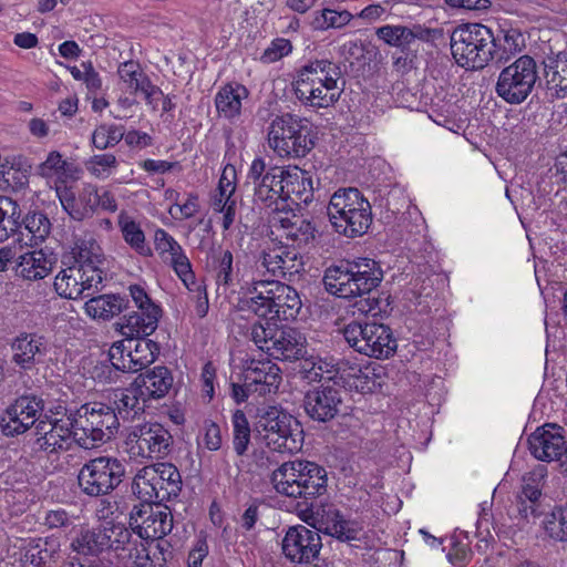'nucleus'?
Listing matches in <instances>:
<instances>
[{"mask_svg":"<svg viewBox=\"0 0 567 567\" xmlns=\"http://www.w3.org/2000/svg\"><path fill=\"white\" fill-rule=\"evenodd\" d=\"M537 79L536 62L523 55L501 71L496 93L507 103L520 104L532 93Z\"/></svg>","mask_w":567,"mask_h":567,"instance_id":"2eb2a0df","label":"nucleus"},{"mask_svg":"<svg viewBox=\"0 0 567 567\" xmlns=\"http://www.w3.org/2000/svg\"><path fill=\"white\" fill-rule=\"evenodd\" d=\"M56 197L64 212L75 220L92 216L99 206L97 188L91 184L84 185L79 194L72 186H60Z\"/></svg>","mask_w":567,"mask_h":567,"instance_id":"c756f323","label":"nucleus"},{"mask_svg":"<svg viewBox=\"0 0 567 567\" xmlns=\"http://www.w3.org/2000/svg\"><path fill=\"white\" fill-rule=\"evenodd\" d=\"M24 229L31 236V245H38L49 236L51 223L44 214L35 212L25 217Z\"/></svg>","mask_w":567,"mask_h":567,"instance_id":"bf43d9fd","label":"nucleus"},{"mask_svg":"<svg viewBox=\"0 0 567 567\" xmlns=\"http://www.w3.org/2000/svg\"><path fill=\"white\" fill-rule=\"evenodd\" d=\"M59 414L56 412L53 417L45 415L35 425L40 447L48 453L68 451L73 444L78 445L71 412L58 417Z\"/></svg>","mask_w":567,"mask_h":567,"instance_id":"4be33fe9","label":"nucleus"},{"mask_svg":"<svg viewBox=\"0 0 567 567\" xmlns=\"http://www.w3.org/2000/svg\"><path fill=\"white\" fill-rule=\"evenodd\" d=\"M339 80V69L332 62L317 60L298 71L293 82L295 92L306 105L326 109L334 104L341 95Z\"/></svg>","mask_w":567,"mask_h":567,"instance_id":"7ed1b4c3","label":"nucleus"},{"mask_svg":"<svg viewBox=\"0 0 567 567\" xmlns=\"http://www.w3.org/2000/svg\"><path fill=\"white\" fill-rule=\"evenodd\" d=\"M327 213L336 233L348 238L364 235L372 224L370 202L353 187L336 190L330 197Z\"/></svg>","mask_w":567,"mask_h":567,"instance_id":"20e7f679","label":"nucleus"},{"mask_svg":"<svg viewBox=\"0 0 567 567\" xmlns=\"http://www.w3.org/2000/svg\"><path fill=\"white\" fill-rule=\"evenodd\" d=\"M141 394L148 403L166 396L173 385V375L165 367H155L134 379Z\"/></svg>","mask_w":567,"mask_h":567,"instance_id":"f704fd0d","label":"nucleus"},{"mask_svg":"<svg viewBox=\"0 0 567 567\" xmlns=\"http://www.w3.org/2000/svg\"><path fill=\"white\" fill-rule=\"evenodd\" d=\"M124 473V465L116 457L99 456L82 466L79 485L89 496L106 495L120 485Z\"/></svg>","mask_w":567,"mask_h":567,"instance_id":"dca6fc26","label":"nucleus"},{"mask_svg":"<svg viewBox=\"0 0 567 567\" xmlns=\"http://www.w3.org/2000/svg\"><path fill=\"white\" fill-rule=\"evenodd\" d=\"M147 545V542L132 540L130 535L128 540L123 544L122 548L114 553L127 566L148 567L151 557Z\"/></svg>","mask_w":567,"mask_h":567,"instance_id":"8fccbe9b","label":"nucleus"},{"mask_svg":"<svg viewBox=\"0 0 567 567\" xmlns=\"http://www.w3.org/2000/svg\"><path fill=\"white\" fill-rule=\"evenodd\" d=\"M199 197L196 193H188L185 199L179 203H173L169 208V215L176 220H185L194 217L199 212Z\"/></svg>","mask_w":567,"mask_h":567,"instance_id":"052dcab7","label":"nucleus"},{"mask_svg":"<svg viewBox=\"0 0 567 567\" xmlns=\"http://www.w3.org/2000/svg\"><path fill=\"white\" fill-rule=\"evenodd\" d=\"M292 50V45L289 40L278 38L275 39L270 45L264 51L261 60L265 63H272L281 58L288 55Z\"/></svg>","mask_w":567,"mask_h":567,"instance_id":"69168bd1","label":"nucleus"},{"mask_svg":"<svg viewBox=\"0 0 567 567\" xmlns=\"http://www.w3.org/2000/svg\"><path fill=\"white\" fill-rule=\"evenodd\" d=\"M566 447L565 430L557 424L547 423L538 426L528 437L530 454L542 462L559 463Z\"/></svg>","mask_w":567,"mask_h":567,"instance_id":"cd10ccee","label":"nucleus"},{"mask_svg":"<svg viewBox=\"0 0 567 567\" xmlns=\"http://www.w3.org/2000/svg\"><path fill=\"white\" fill-rule=\"evenodd\" d=\"M321 547L319 533L303 525L289 527L281 540L284 556L295 564L310 563L318 557Z\"/></svg>","mask_w":567,"mask_h":567,"instance_id":"b1692460","label":"nucleus"},{"mask_svg":"<svg viewBox=\"0 0 567 567\" xmlns=\"http://www.w3.org/2000/svg\"><path fill=\"white\" fill-rule=\"evenodd\" d=\"M352 14L348 10H333L324 8L313 11L309 17V25L316 31H326L328 29H340L352 20Z\"/></svg>","mask_w":567,"mask_h":567,"instance_id":"09e8293b","label":"nucleus"},{"mask_svg":"<svg viewBox=\"0 0 567 567\" xmlns=\"http://www.w3.org/2000/svg\"><path fill=\"white\" fill-rule=\"evenodd\" d=\"M43 402L35 396H21L10 404L0 417V429L6 436L25 433L39 422Z\"/></svg>","mask_w":567,"mask_h":567,"instance_id":"393cba45","label":"nucleus"},{"mask_svg":"<svg viewBox=\"0 0 567 567\" xmlns=\"http://www.w3.org/2000/svg\"><path fill=\"white\" fill-rule=\"evenodd\" d=\"M237 187V169L233 164H226L223 168L218 192L220 196L233 197Z\"/></svg>","mask_w":567,"mask_h":567,"instance_id":"774afa93","label":"nucleus"},{"mask_svg":"<svg viewBox=\"0 0 567 567\" xmlns=\"http://www.w3.org/2000/svg\"><path fill=\"white\" fill-rule=\"evenodd\" d=\"M154 248L163 264L171 267L186 289L194 293L196 312L204 317L208 309L206 289L196 280L189 258L179 243L166 230L158 228L154 234Z\"/></svg>","mask_w":567,"mask_h":567,"instance_id":"1a4fd4ad","label":"nucleus"},{"mask_svg":"<svg viewBox=\"0 0 567 567\" xmlns=\"http://www.w3.org/2000/svg\"><path fill=\"white\" fill-rule=\"evenodd\" d=\"M117 164L113 154L104 153L90 157L85 162V168L95 178L106 179L115 173Z\"/></svg>","mask_w":567,"mask_h":567,"instance_id":"4d7b16f0","label":"nucleus"},{"mask_svg":"<svg viewBox=\"0 0 567 567\" xmlns=\"http://www.w3.org/2000/svg\"><path fill=\"white\" fill-rule=\"evenodd\" d=\"M257 395L276 393L282 381L280 368L269 359H248L243 363L239 377Z\"/></svg>","mask_w":567,"mask_h":567,"instance_id":"a878e982","label":"nucleus"},{"mask_svg":"<svg viewBox=\"0 0 567 567\" xmlns=\"http://www.w3.org/2000/svg\"><path fill=\"white\" fill-rule=\"evenodd\" d=\"M301 306L298 291L277 280L256 281L241 300L243 309L247 308L267 322L295 319Z\"/></svg>","mask_w":567,"mask_h":567,"instance_id":"f03ea898","label":"nucleus"},{"mask_svg":"<svg viewBox=\"0 0 567 567\" xmlns=\"http://www.w3.org/2000/svg\"><path fill=\"white\" fill-rule=\"evenodd\" d=\"M269 224L272 233L298 246L307 245L315 238V227L311 221L297 214L293 208H282L277 205L271 213Z\"/></svg>","mask_w":567,"mask_h":567,"instance_id":"bb28decb","label":"nucleus"},{"mask_svg":"<svg viewBox=\"0 0 567 567\" xmlns=\"http://www.w3.org/2000/svg\"><path fill=\"white\" fill-rule=\"evenodd\" d=\"M337 384L357 393H371L381 389L385 381L384 368L375 362L359 364L349 360L339 362Z\"/></svg>","mask_w":567,"mask_h":567,"instance_id":"5701e85b","label":"nucleus"},{"mask_svg":"<svg viewBox=\"0 0 567 567\" xmlns=\"http://www.w3.org/2000/svg\"><path fill=\"white\" fill-rule=\"evenodd\" d=\"M458 107L451 100L443 102H433L431 106L430 117L437 125L447 128L451 132H458L463 128V124L457 120Z\"/></svg>","mask_w":567,"mask_h":567,"instance_id":"603ef678","label":"nucleus"},{"mask_svg":"<svg viewBox=\"0 0 567 567\" xmlns=\"http://www.w3.org/2000/svg\"><path fill=\"white\" fill-rule=\"evenodd\" d=\"M353 275L351 272L350 264L348 265H333L326 269L323 276V285L326 290L339 298H354L358 297L355 292Z\"/></svg>","mask_w":567,"mask_h":567,"instance_id":"e433bc0d","label":"nucleus"},{"mask_svg":"<svg viewBox=\"0 0 567 567\" xmlns=\"http://www.w3.org/2000/svg\"><path fill=\"white\" fill-rule=\"evenodd\" d=\"M70 412L78 445L85 450L106 443L118 427L116 413L102 402H89Z\"/></svg>","mask_w":567,"mask_h":567,"instance_id":"0eeeda50","label":"nucleus"},{"mask_svg":"<svg viewBox=\"0 0 567 567\" xmlns=\"http://www.w3.org/2000/svg\"><path fill=\"white\" fill-rule=\"evenodd\" d=\"M262 266L274 276L292 277L303 270V260L296 248L275 245L264 251Z\"/></svg>","mask_w":567,"mask_h":567,"instance_id":"7c9ffc66","label":"nucleus"},{"mask_svg":"<svg viewBox=\"0 0 567 567\" xmlns=\"http://www.w3.org/2000/svg\"><path fill=\"white\" fill-rule=\"evenodd\" d=\"M55 258L43 249L29 250L21 254L16 261V275L27 281L47 278L53 270Z\"/></svg>","mask_w":567,"mask_h":567,"instance_id":"473e14b6","label":"nucleus"},{"mask_svg":"<svg viewBox=\"0 0 567 567\" xmlns=\"http://www.w3.org/2000/svg\"><path fill=\"white\" fill-rule=\"evenodd\" d=\"M181 485V474L173 464L157 463L144 466L135 474L132 489L144 504H151L177 496Z\"/></svg>","mask_w":567,"mask_h":567,"instance_id":"f8f14e48","label":"nucleus"},{"mask_svg":"<svg viewBox=\"0 0 567 567\" xmlns=\"http://www.w3.org/2000/svg\"><path fill=\"white\" fill-rule=\"evenodd\" d=\"M37 172L54 188L55 194H58L60 186L68 187L70 182H75L80 177L79 167L63 158L58 151H51L45 161L39 164Z\"/></svg>","mask_w":567,"mask_h":567,"instance_id":"2f4dec72","label":"nucleus"},{"mask_svg":"<svg viewBox=\"0 0 567 567\" xmlns=\"http://www.w3.org/2000/svg\"><path fill=\"white\" fill-rule=\"evenodd\" d=\"M60 550V543L55 538L32 539L24 547L22 557L25 567H43L54 560Z\"/></svg>","mask_w":567,"mask_h":567,"instance_id":"a19ab883","label":"nucleus"},{"mask_svg":"<svg viewBox=\"0 0 567 567\" xmlns=\"http://www.w3.org/2000/svg\"><path fill=\"white\" fill-rule=\"evenodd\" d=\"M542 529L549 539L567 543V502L555 505L545 514Z\"/></svg>","mask_w":567,"mask_h":567,"instance_id":"de8ad7c7","label":"nucleus"},{"mask_svg":"<svg viewBox=\"0 0 567 567\" xmlns=\"http://www.w3.org/2000/svg\"><path fill=\"white\" fill-rule=\"evenodd\" d=\"M128 291L138 311L126 316L118 331L123 337L150 336L157 328L161 308L151 299L143 286L131 285Z\"/></svg>","mask_w":567,"mask_h":567,"instance_id":"6ab92c4d","label":"nucleus"},{"mask_svg":"<svg viewBox=\"0 0 567 567\" xmlns=\"http://www.w3.org/2000/svg\"><path fill=\"white\" fill-rule=\"evenodd\" d=\"M128 536L130 530L123 524L105 522L95 528L82 527L72 538L71 547L79 554L96 556L105 550L117 551Z\"/></svg>","mask_w":567,"mask_h":567,"instance_id":"a211bd4d","label":"nucleus"},{"mask_svg":"<svg viewBox=\"0 0 567 567\" xmlns=\"http://www.w3.org/2000/svg\"><path fill=\"white\" fill-rule=\"evenodd\" d=\"M446 558L454 566H465L471 558L468 543L463 542V539H457L453 537L451 539V548L446 554Z\"/></svg>","mask_w":567,"mask_h":567,"instance_id":"0e129e2a","label":"nucleus"},{"mask_svg":"<svg viewBox=\"0 0 567 567\" xmlns=\"http://www.w3.org/2000/svg\"><path fill=\"white\" fill-rule=\"evenodd\" d=\"M419 389L431 404H439L444 393L443 379L441 377L425 375Z\"/></svg>","mask_w":567,"mask_h":567,"instance_id":"e2e57ef3","label":"nucleus"},{"mask_svg":"<svg viewBox=\"0 0 567 567\" xmlns=\"http://www.w3.org/2000/svg\"><path fill=\"white\" fill-rule=\"evenodd\" d=\"M339 362L330 357H309L303 359L301 371L308 382L324 381V383L337 384L339 377Z\"/></svg>","mask_w":567,"mask_h":567,"instance_id":"ea45409f","label":"nucleus"},{"mask_svg":"<svg viewBox=\"0 0 567 567\" xmlns=\"http://www.w3.org/2000/svg\"><path fill=\"white\" fill-rule=\"evenodd\" d=\"M159 352L157 343L144 337H124L109 350L112 365L123 372H137L152 364Z\"/></svg>","mask_w":567,"mask_h":567,"instance_id":"f3484780","label":"nucleus"},{"mask_svg":"<svg viewBox=\"0 0 567 567\" xmlns=\"http://www.w3.org/2000/svg\"><path fill=\"white\" fill-rule=\"evenodd\" d=\"M313 197L312 179L308 172L298 166H275L266 172V175L256 186V200L279 205L282 208H292L308 204Z\"/></svg>","mask_w":567,"mask_h":567,"instance_id":"f257e3e1","label":"nucleus"},{"mask_svg":"<svg viewBox=\"0 0 567 567\" xmlns=\"http://www.w3.org/2000/svg\"><path fill=\"white\" fill-rule=\"evenodd\" d=\"M494 49L492 31L480 23L458 25L451 35L452 55L465 69L484 68L493 59Z\"/></svg>","mask_w":567,"mask_h":567,"instance_id":"6e6552de","label":"nucleus"},{"mask_svg":"<svg viewBox=\"0 0 567 567\" xmlns=\"http://www.w3.org/2000/svg\"><path fill=\"white\" fill-rule=\"evenodd\" d=\"M73 266L61 269L54 277V291L63 299L76 300L86 289L102 282L100 247L94 243L83 244L75 251Z\"/></svg>","mask_w":567,"mask_h":567,"instance_id":"39448f33","label":"nucleus"},{"mask_svg":"<svg viewBox=\"0 0 567 567\" xmlns=\"http://www.w3.org/2000/svg\"><path fill=\"white\" fill-rule=\"evenodd\" d=\"M257 426L264 443L274 452L293 454L302 449L300 422L277 406L268 408L259 416Z\"/></svg>","mask_w":567,"mask_h":567,"instance_id":"9b49d317","label":"nucleus"},{"mask_svg":"<svg viewBox=\"0 0 567 567\" xmlns=\"http://www.w3.org/2000/svg\"><path fill=\"white\" fill-rule=\"evenodd\" d=\"M171 439V434L163 425L145 423L127 433L126 451L132 457H158L167 451Z\"/></svg>","mask_w":567,"mask_h":567,"instance_id":"412c9836","label":"nucleus"},{"mask_svg":"<svg viewBox=\"0 0 567 567\" xmlns=\"http://www.w3.org/2000/svg\"><path fill=\"white\" fill-rule=\"evenodd\" d=\"M375 35L388 45L404 50L423 37V29L416 25L410 28L401 24H385L377 29Z\"/></svg>","mask_w":567,"mask_h":567,"instance_id":"37998d69","label":"nucleus"},{"mask_svg":"<svg viewBox=\"0 0 567 567\" xmlns=\"http://www.w3.org/2000/svg\"><path fill=\"white\" fill-rule=\"evenodd\" d=\"M125 308V300L116 295H101L84 303V312L94 320H110Z\"/></svg>","mask_w":567,"mask_h":567,"instance_id":"c03bdc74","label":"nucleus"},{"mask_svg":"<svg viewBox=\"0 0 567 567\" xmlns=\"http://www.w3.org/2000/svg\"><path fill=\"white\" fill-rule=\"evenodd\" d=\"M144 99L153 110H159L162 113L169 112L174 109L172 99L168 95H164L163 91L154 84L147 91Z\"/></svg>","mask_w":567,"mask_h":567,"instance_id":"338daca9","label":"nucleus"},{"mask_svg":"<svg viewBox=\"0 0 567 567\" xmlns=\"http://www.w3.org/2000/svg\"><path fill=\"white\" fill-rule=\"evenodd\" d=\"M548 470L545 465L534 466L523 476L520 494L530 503H537L542 496V487L547 477Z\"/></svg>","mask_w":567,"mask_h":567,"instance_id":"5fc2aeb1","label":"nucleus"},{"mask_svg":"<svg viewBox=\"0 0 567 567\" xmlns=\"http://www.w3.org/2000/svg\"><path fill=\"white\" fill-rule=\"evenodd\" d=\"M76 520H79L78 516L69 514L64 508L60 507L48 511L43 517V524L51 529H66L70 526H75Z\"/></svg>","mask_w":567,"mask_h":567,"instance_id":"680f3d73","label":"nucleus"},{"mask_svg":"<svg viewBox=\"0 0 567 567\" xmlns=\"http://www.w3.org/2000/svg\"><path fill=\"white\" fill-rule=\"evenodd\" d=\"M233 445L238 455H244L250 443V425L247 416L240 410H236L231 416Z\"/></svg>","mask_w":567,"mask_h":567,"instance_id":"6e6d98bb","label":"nucleus"},{"mask_svg":"<svg viewBox=\"0 0 567 567\" xmlns=\"http://www.w3.org/2000/svg\"><path fill=\"white\" fill-rule=\"evenodd\" d=\"M342 404L340 391L330 383H322L306 394L305 409L313 420L326 422L333 419Z\"/></svg>","mask_w":567,"mask_h":567,"instance_id":"c85d7f7f","label":"nucleus"},{"mask_svg":"<svg viewBox=\"0 0 567 567\" xmlns=\"http://www.w3.org/2000/svg\"><path fill=\"white\" fill-rule=\"evenodd\" d=\"M112 400L120 414L132 417L142 413L147 405L135 381L125 389L114 390Z\"/></svg>","mask_w":567,"mask_h":567,"instance_id":"a18cd8bd","label":"nucleus"},{"mask_svg":"<svg viewBox=\"0 0 567 567\" xmlns=\"http://www.w3.org/2000/svg\"><path fill=\"white\" fill-rule=\"evenodd\" d=\"M267 137L269 147L281 158L305 157L315 146L308 121L290 113L271 121Z\"/></svg>","mask_w":567,"mask_h":567,"instance_id":"9d476101","label":"nucleus"},{"mask_svg":"<svg viewBox=\"0 0 567 567\" xmlns=\"http://www.w3.org/2000/svg\"><path fill=\"white\" fill-rule=\"evenodd\" d=\"M350 268L355 280L357 296L369 293L383 278L379 264L370 258H360L351 262Z\"/></svg>","mask_w":567,"mask_h":567,"instance_id":"58836bf2","label":"nucleus"},{"mask_svg":"<svg viewBox=\"0 0 567 567\" xmlns=\"http://www.w3.org/2000/svg\"><path fill=\"white\" fill-rule=\"evenodd\" d=\"M19 205L7 196H0V243L7 240L20 227Z\"/></svg>","mask_w":567,"mask_h":567,"instance_id":"3c124183","label":"nucleus"},{"mask_svg":"<svg viewBox=\"0 0 567 567\" xmlns=\"http://www.w3.org/2000/svg\"><path fill=\"white\" fill-rule=\"evenodd\" d=\"M130 526L143 540L161 539L172 530L173 517L159 503L141 504L132 509Z\"/></svg>","mask_w":567,"mask_h":567,"instance_id":"aec40b11","label":"nucleus"},{"mask_svg":"<svg viewBox=\"0 0 567 567\" xmlns=\"http://www.w3.org/2000/svg\"><path fill=\"white\" fill-rule=\"evenodd\" d=\"M124 136V130L115 124H101L92 133V144L97 150L116 145Z\"/></svg>","mask_w":567,"mask_h":567,"instance_id":"13d9d810","label":"nucleus"},{"mask_svg":"<svg viewBox=\"0 0 567 567\" xmlns=\"http://www.w3.org/2000/svg\"><path fill=\"white\" fill-rule=\"evenodd\" d=\"M120 86L131 95L142 94L145 96L153 85L147 75L142 71L138 63L126 61L121 63L117 69Z\"/></svg>","mask_w":567,"mask_h":567,"instance_id":"79ce46f5","label":"nucleus"},{"mask_svg":"<svg viewBox=\"0 0 567 567\" xmlns=\"http://www.w3.org/2000/svg\"><path fill=\"white\" fill-rule=\"evenodd\" d=\"M320 530L340 540H355L360 539L363 525L354 519H346L338 511L328 509L321 517Z\"/></svg>","mask_w":567,"mask_h":567,"instance_id":"c9c22d12","label":"nucleus"},{"mask_svg":"<svg viewBox=\"0 0 567 567\" xmlns=\"http://www.w3.org/2000/svg\"><path fill=\"white\" fill-rule=\"evenodd\" d=\"M270 480L278 494L290 498L316 497L327 486L324 468L309 461L285 462L272 472Z\"/></svg>","mask_w":567,"mask_h":567,"instance_id":"423d86ee","label":"nucleus"},{"mask_svg":"<svg viewBox=\"0 0 567 567\" xmlns=\"http://www.w3.org/2000/svg\"><path fill=\"white\" fill-rule=\"evenodd\" d=\"M248 90L241 84L230 83L221 86L215 96L218 114L228 120L238 117L243 102L248 99Z\"/></svg>","mask_w":567,"mask_h":567,"instance_id":"4c0bfd02","label":"nucleus"},{"mask_svg":"<svg viewBox=\"0 0 567 567\" xmlns=\"http://www.w3.org/2000/svg\"><path fill=\"white\" fill-rule=\"evenodd\" d=\"M348 344L357 352L375 359H388L396 351L392 330L377 322H351L343 330Z\"/></svg>","mask_w":567,"mask_h":567,"instance_id":"ddd939ff","label":"nucleus"},{"mask_svg":"<svg viewBox=\"0 0 567 567\" xmlns=\"http://www.w3.org/2000/svg\"><path fill=\"white\" fill-rule=\"evenodd\" d=\"M12 361L24 370L31 369L47 353L45 338L34 332H20L11 343Z\"/></svg>","mask_w":567,"mask_h":567,"instance_id":"72a5a7b5","label":"nucleus"},{"mask_svg":"<svg viewBox=\"0 0 567 567\" xmlns=\"http://www.w3.org/2000/svg\"><path fill=\"white\" fill-rule=\"evenodd\" d=\"M255 344L277 360H297L303 355L305 338L292 328H280L276 322L256 323L251 328Z\"/></svg>","mask_w":567,"mask_h":567,"instance_id":"4468645a","label":"nucleus"},{"mask_svg":"<svg viewBox=\"0 0 567 567\" xmlns=\"http://www.w3.org/2000/svg\"><path fill=\"white\" fill-rule=\"evenodd\" d=\"M545 78L550 89L556 91L557 97L567 96V51L546 60Z\"/></svg>","mask_w":567,"mask_h":567,"instance_id":"49530a36","label":"nucleus"},{"mask_svg":"<svg viewBox=\"0 0 567 567\" xmlns=\"http://www.w3.org/2000/svg\"><path fill=\"white\" fill-rule=\"evenodd\" d=\"M118 226L124 240L138 254L147 255L150 248L145 245V235L140 225L125 213L118 216Z\"/></svg>","mask_w":567,"mask_h":567,"instance_id":"864d4df0","label":"nucleus"}]
</instances>
